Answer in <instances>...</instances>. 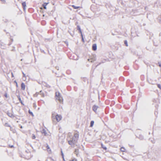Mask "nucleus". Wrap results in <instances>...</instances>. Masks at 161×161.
Listing matches in <instances>:
<instances>
[{"instance_id":"dca6fc26","label":"nucleus","mask_w":161,"mask_h":161,"mask_svg":"<svg viewBox=\"0 0 161 161\" xmlns=\"http://www.w3.org/2000/svg\"><path fill=\"white\" fill-rule=\"evenodd\" d=\"M42 133H44L45 135H46L47 134V132H46V131L45 130L43 129L42 130Z\"/></svg>"},{"instance_id":"4be33fe9","label":"nucleus","mask_w":161,"mask_h":161,"mask_svg":"<svg viewBox=\"0 0 161 161\" xmlns=\"http://www.w3.org/2000/svg\"><path fill=\"white\" fill-rule=\"evenodd\" d=\"M3 3H5L6 1L5 0H0Z\"/></svg>"},{"instance_id":"7c9ffc66","label":"nucleus","mask_w":161,"mask_h":161,"mask_svg":"<svg viewBox=\"0 0 161 161\" xmlns=\"http://www.w3.org/2000/svg\"><path fill=\"white\" fill-rule=\"evenodd\" d=\"M9 146L11 148H13L14 146L13 145H11V146H10V145H9Z\"/></svg>"},{"instance_id":"7ed1b4c3","label":"nucleus","mask_w":161,"mask_h":161,"mask_svg":"<svg viewBox=\"0 0 161 161\" xmlns=\"http://www.w3.org/2000/svg\"><path fill=\"white\" fill-rule=\"evenodd\" d=\"M56 119L58 122L60 121L62 117L61 115L57 114L55 116Z\"/></svg>"},{"instance_id":"ddd939ff","label":"nucleus","mask_w":161,"mask_h":161,"mask_svg":"<svg viewBox=\"0 0 161 161\" xmlns=\"http://www.w3.org/2000/svg\"><path fill=\"white\" fill-rule=\"evenodd\" d=\"M40 94L42 97H44V93L42 92V91L40 92Z\"/></svg>"},{"instance_id":"4c0bfd02","label":"nucleus","mask_w":161,"mask_h":161,"mask_svg":"<svg viewBox=\"0 0 161 161\" xmlns=\"http://www.w3.org/2000/svg\"><path fill=\"white\" fill-rule=\"evenodd\" d=\"M57 68H58V67H56V69H57Z\"/></svg>"},{"instance_id":"f704fd0d","label":"nucleus","mask_w":161,"mask_h":161,"mask_svg":"<svg viewBox=\"0 0 161 161\" xmlns=\"http://www.w3.org/2000/svg\"><path fill=\"white\" fill-rule=\"evenodd\" d=\"M143 138V136H141V140Z\"/></svg>"},{"instance_id":"a878e982","label":"nucleus","mask_w":161,"mask_h":161,"mask_svg":"<svg viewBox=\"0 0 161 161\" xmlns=\"http://www.w3.org/2000/svg\"><path fill=\"white\" fill-rule=\"evenodd\" d=\"M81 37H82V41L83 42H84V39H83V35H82V34H81Z\"/></svg>"},{"instance_id":"20e7f679","label":"nucleus","mask_w":161,"mask_h":161,"mask_svg":"<svg viewBox=\"0 0 161 161\" xmlns=\"http://www.w3.org/2000/svg\"><path fill=\"white\" fill-rule=\"evenodd\" d=\"M98 108V106L96 105H94L92 107V109L95 112H96V111Z\"/></svg>"},{"instance_id":"37998d69","label":"nucleus","mask_w":161,"mask_h":161,"mask_svg":"<svg viewBox=\"0 0 161 161\" xmlns=\"http://www.w3.org/2000/svg\"><path fill=\"white\" fill-rule=\"evenodd\" d=\"M58 69V68H57V69Z\"/></svg>"},{"instance_id":"423d86ee","label":"nucleus","mask_w":161,"mask_h":161,"mask_svg":"<svg viewBox=\"0 0 161 161\" xmlns=\"http://www.w3.org/2000/svg\"><path fill=\"white\" fill-rule=\"evenodd\" d=\"M7 115L10 117L11 118H14V116L13 115V114L9 112H7Z\"/></svg>"},{"instance_id":"bb28decb","label":"nucleus","mask_w":161,"mask_h":161,"mask_svg":"<svg viewBox=\"0 0 161 161\" xmlns=\"http://www.w3.org/2000/svg\"><path fill=\"white\" fill-rule=\"evenodd\" d=\"M61 154H62V156H63V159H64V155H63V152H62V150H61Z\"/></svg>"},{"instance_id":"a211bd4d","label":"nucleus","mask_w":161,"mask_h":161,"mask_svg":"<svg viewBox=\"0 0 161 161\" xmlns=\"http://www.w3.org/2000/svg\"><path fill=\"white\" fill-rule=\"evenodd\" d=\"M125 149L124 147H122L120 148V150L122 152H124L125 151Z\"/></svg>"},{"instance_id":"473e14b6","label":"nucleus","mask_w":161,"mask_h":161,"mask_svg":"<svg viewBox=\"0 0 161 161\" xmlns=\"http://www.w3.org/2000/svg\"><path fill=\"white\" fill-rule=\"evenodd\" d=\"M33 105H34V107H35V108H36V104L35 103H34Z\"/></svg>"},{"instance_id":"6e6552de","label":"nucleus","mask_w":161,"mask_h":161,"mask_svg":"<svg viewBox=\"0 0 161 161\" xmlns=\"http://www.w3.org/2000/svg\"><path fill=\"white\" fill-rule=\"evenodd\" d=\"M21 89L22 90H25V85L24 83H22L21 84Z\"/></svg>"},{"instance_id":"f3484780","label":"nucleus","mask_w":161,"mask_h":161,"mask_svg":"<svg viewBox=\"0 0 161 161\" xmlns=\"http://www.w3.org/2000/svg\"><path fill=\"white\" fill-rule=\"evenodd\" d=\"M72 7L75 9H78V8H80L79 7H78V6H76L74 5H72Z\"/></svg>"},{"instance_id":"58836bf2","label":"nucleus","mask_w":161,"mask_h":161,"mask_svg":"<svg viewBox=\"0 0 161 161\" xmlns=\"http://www.w3.org/2000/svg\"><path fill=\"white\" fill-rule=\"evenodd\" d=\"M16 84V86H17V84Z\"/></svg>"},{"instance_id":"c756f323","label":"nucleus","mask_w":161,"mask_h":161,"mask_svg":"<svg viewBox=\"0 0 161 161\" xmlns=\"http://www.w3.org/2000/svg\"><path fill=\"white\" fill-rule=\"evenodd\" d=\"M158 88H160L161 89V88H160V85H159V84H158Z\"/></svg>"},{"instance_id":"ea45409f","label":"nucleus","mask_w":161,"mask_h":161,"mask_svg":"<svg viewBox=\"0 0 161 161\" xmlns=\"http://www.w3.org/2000/svg\"><path fill=\"white\" fill-rule=\"evenodd\" d=\"M5 125H7V124H5Z\"/></svg>"},{"instance_id":"2eb2a0df","label":"nucleus","mask_w":161,"mask_h":161,"mask_svg":"<svg viewBox=\"0 0 161 161\" xmlns=\"http://www.w3.org/2000/svg\"><path fill=\"white\" fill-rule=\"evenodd\" d=\"M94 124V121H91V123H90V126L91 127H92L93 126Z\"/></svg>"},{"instance_id":"f03ea898","label":"nucleus","mask_w":161,"mask_h":161,"mask_svg":"<svg viewBox=\"0 0 161 161\" xmlns=\"http://www.w3.org/2000/svg\"><path fill=\"white\" fill-rule=\"evenodd\" d=\"M56 99L58 100L59 102L62 103L63 102V99L61 96L60 93L59 92H56Z\"/></svg>"},{"instance_id":"4468645a","label":"nucleus","mask_w":161,"mask_h":161,"mask_svg":"<svg viewBox=\"0 0 161 161\" xmlns=\"http://www.w3.org/2000/svg\"><path fill=\"white\" fill-rule=\"evenodd\" d=\"M101 146L102 148H103L104 149L106 150L107 149L106 147L104 146L102 143H101Z\"/></svg>"},{"instance_id":"1a4fd4ad","label":"nucleus","mask_w":161,"mask_h":161,"mask_svg":"<svg viewBox=\"0 0 161 161\" xmlns=\"http://www.w3.org/2000/svg\"><path fill=\"white\" fill-rule=\"evenodd\" d=\"M17 97L19 100V102L21 103V104L23 105H24V104L23 103L20 96L19 95L17 96Z\"/></svg>"},{"instance_id":"b1692460","label":"nucleus","mask_w":161,"mask_h":161,"mask_svg":"<svg viewBox=\"0 0 161 161\" xmlns=\"http://www.w3.org/2000/svg\"><path fill=\"white\" fill-rule=\"evenodd\" d=\"M46 145H47V149L48 150L49 149H50V148H49V146H48V144H46Z\"/></svg>"},{"instance_id":"cd10ccee","label":"nucleus","mask_w":161,"mask_h":161,"mask_svg":"<svg viewBox=\"0 0 161 161\" xmlns=\"http://www.w3.org/2000/svg\"><path fill=\"white\" fill-rule=\"evenodd\" d=\"M4 96H5V97H6V98H7V97H8V95H7V93H5V94H4Z\"/></svg>"},{"instance_id":"412c9836","label":"nucleus","mask_w":161,"mask_h":161,"mask_svg":"<svg viewBox=\"0 0 161 161\" xmlns=\"http://www.w3.org/2000/svg\"><path fill=\"white\" fill-rule=\"evenodd\" d=\"M93 59H88V61H89V62H93V61H95V60L94 59H93V60H92Z\"/></svg>"},{"instance_id":"f257e3e1","label":"nucleus","mask_w":161,"mask_h":161,"mask_svg":"<svg viewBox=\"0 0 161 161\" xmlns=\"http://www.w3.org/2000/svg\"><path fill=\"white\" fill-rule=\"evenodd\" d=\"M68 143L71 146H74L77 142L78 140L72 137L70 139H67Z\"/></svg>"},{"instance_id":"5701e85b","label":"nucleus","mask_w":161,"mask_h":161,"mask_svg":"<svg viewBox=\"0 0 161 161\" xmlns=\"http://www.w3.org/2000/svg\"><path fill=\"white\" fill-rule=\"evenodd\" d=\"M69 161H77V159L75 158H73L72 160H70Z\"/></svg>"},{"instance_id":"f8f14e48","label":"nucleus","mask_w":161,"mask_h":161,"mask_svg":"<svg viewBox=\"0 0 161 161\" xmlns=\"http://www.w3.org/2000/svg\"><path fill=\"white\" fill-rule=\"evenodd\" d=\"M48 3H44L42 5V6L43 7V8L44 9H46V6L47 5V4H48Z\"/></svg>"},{"instance_id":"0eeeda50","label":"nucleus","mask_w":161,"mask_h":161,"mask_svg":"<svg viewBox=\"0 0 161 161\" xmlns=\"http://www.w3.org/2000/svg\"><path fill=\"white\" fill-rule=\"evenodd\" d=\"M73 137L78 140L79 138V134L77 133H75L74 134V136Z\"/></svg>"},{"instance_id":"a19ab883","label":"nucleus","mask_w":161,"mask_h":161,"mask_svg":"<svg viewBox=\"0 0 161 161\" xmlns=\"http://www.w3.org/2000/svg\"><path fill=\"white\" fill-rule=\"evenodd\" d=\"M5 125H7V124H5Z\"/></svg>"},{"instance_id":"39448f33","label":"nucleus","mask_w":161,"mask_h":161,"mask_svg":"<svg viewBox=\"0 0 161 161\" xmlns=\"http://www.w3.org/2000/svg\"><path fill=\"white\" fill-rule=\"evenodd\" d=\"M97 46L96 44L93 45L92 46V49L94 51H95L97 50Z\"/></svg>"},{"instance_id":"e433bc0d","label":"nucleus","mask_w":161,"mask_h":161,"mask_svg":"<svg viewBox=\"0 0 161 161\" xmlns=\"http://www.w3.org/2000/svg\"><path fill=\"white\" fill-rule=\"evenodd\" d=\"M14 82H15V83H16V84H17V82H16V81H14Z\"/></svg>"},{"instance_id":"aec40b11","label":"nucleus","mask_w":161,"mask_h":161,"mask_svg":"<svg viewBox=\"0 0 161 161\" xmlns=\"http://www.w3.org/2000/svg\"><path fill=\"white\" fill-rule=\"evenodd\" d=\"M124 43L126 45V46L127 47L128 46V43H127V42L126 40H125L124 41Z\"/></svg>"},{"instance_id":"393cba45","label":"nucleus","mask_w":161,"mask_h":161,"mask_svg":"<svg viewBox=\"0 0 161 161\" xmlns=\"http://www.w3.org/2000/svg\"><path fill=\"white\" fill-rule=\"evenodd\" d=\"M36 137L34 135H33L32 136V138L33 139H35V138Z\"/></svg>"},{"instance_id":"79ce46f5","label":"nucleus","mask_w":161,"mask_h":161,"mask_svg":"<svg viewBox=\"0 0 161 161\" xmlns=\"http://www.w3.org/2000/svg\"><path fill=\"white\" fill-rule=\"evenodd\" d=\"M58 69V68H57V69Z\"/></svg>"},{"instance_id":"6ab92c4d","label":"nucleus","mask_w":161,"mask_h":161,"mask_svg":"<svg viewBox=\"0 0 161 161\" xmlns=\"http://www.w3.org/2000/svg\"><path fill=\"white\" fill-rule=\"evenodd\" d=\"M28 112H29V113L30 114H31L32 116H34L33 113L32 112H31L30 110H29Z\"/></svg>"},{"instance_id":"2f4dec72","label":"nucleus","mask_w":161,"mask_h":161,"mask_svg":"<svg viewBox=\"0 0 161 161\" xmlns=\"http://www.w3.org/2000/svg\"><path fill=\"white\" fill-rule=\"evenodd\" d=\"M78 151V150H75V153L76 154V153L77 152V151Z\"/></svg>"},{"instance_id":"c9c22d12","label":"nucleus","mask_w":161,"mask_h":161,"mask_svg":"<svg viewBox=\"0 0 161 161\" xmlns=\"http://www.w3.org/2000/svg\"><path fill=\"white\" fill-rule=\"evenodd\" d=\"M159 66L160 67H161V64H159Z\"/></svg>"},{"instance_id":"c85d7f7f","label":"nucleus","mask_w":161,"mask_h":161,"mask_svg":"<svg viewBox=\"0 0 161 161\" xmlns=\"http://www.w3.org/2000/svg\"><path fill=\"white\" fill-rule=\"evenodd\" d=\"M22 73H23V77H25V74L23 72Z\"/></svg>"},{"instance_id":"9b49d317","label":"nucleus","mask_w":161,"mask_h":161,"mask_svg":"<svg viewBox=\"0 0 161 161\" xmlns=\"http://www.w3.org/2000/svg\"><path fill=\"white\" fill-rule=\"evenodd\" d=\"M22 6L23 7L24 9V10L25 9V7L26 6L25 2H23L22 3Z\"/></svg>"},{"instance_id":"72a5a7b5","label":"nucleus","mask_w":161,"mask_h":161,"mask_svg":"<svg viewBox=\"0 0 161 161\" xmlns=\"http://www.w3.org/2000/svg\"><path fill=\"white\" fill-rule=\"evenodd\" d=\"M46 86L47 87H50V86L48 85H46Z\"/></svg>"},{"instance_id":"9d476101","label":"nucleus","mask_w":161,"mask_h":161,"mask_svg":"<svg viewBox=\"0 0 161 161\" xmlns=\"http://www.w3.org/2000/svg\"><path fill=\"white\" fill-rule=\"evenodd\" d=\"M77 28L78 30L79 31V33H80L81 34H82L81 29L80 28V27L79 25H77Z\"/></svg>"}]
</instances>
